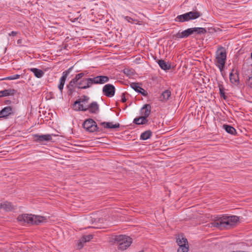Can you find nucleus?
<instances>
[{"label": "nucleus", "instance_id": "obj_1", "mask_svg": "<svg viewBox=\"0 0 252 252\" xmlns=\"http://www.w3.org/2000/svg\"><path fill=\"white\" fill-rule=\"evenodd\" d=\"M109 242L112 245H116L118 249L124 251L127 249L132 243V239L125 235H120L112 236Z\"/></svg>", "mask_w": 252, "mask_h": 252}, {"label": "nucleus", "instance_id": "obj_2", "mask_svg": "<svg viewBox=\"0 0 252 252\" xmlns=\"http://www.w3.org/2000/svg\"><path fill=\"white\" fill-rule=\"evenodd\" d=\"M17 220L23 225H25L26 223L39 225L41 223L45 222L46 219L45 217L40 216H36L32 214H22L18 217Z\"/></svg>", "mask_w": 252, "mask_h": 252}, {"label": "nucleus", "instance_id": "obj_3", "mask_svg": "<svg viewBox=\"0 0 252 252\" xmlns=\"http://www.w3.org/2000/svg\"><path fill=\"white\" fill-rule=\"evenodd\" d=\"M226 61V52L225 49L222 47H219L216 52V58L214 61L215 65L222 72L224 68Z\"/></svg>", "mask_w": 252, "mask_h": 252}, {"label": "nucleus", "instance_id": "obj_4", "mask_svg": "<svg viewBox=\"0 0 252 252\" xmlns=\"http://www.w3.org/2000/svg\"><path fill=\"white\" fill-rule=\"evenodd\" d=\"M206 32L207 31L204 28L194 27L189 28L181 32H179L175 35V36L178 38H187L194 33L201 34Z\"/></svg>", "mask_w": 252, "mask_h": 252}, {"label": "nucleus", "instance_id": "obj_5", "mask_svg": "<svg viewBox=\"0 0 252 252\" xmlns=\"http://www.w3.org/2000/svg\"><path fill=\"white\" fill-rule=\"evenodd\" d=\"M220 219L222 230L229 229L235 226L239 220V218L236 216H223Z\"/></svg>", "mask_w": 252, "mask_h": 252}, {"label": "nucleus", "instance_id": "obj_6", "mask_svg": "<svg viewBox=\"0 0 252 252\" xmlns=\"http://www.w3.org/2000/svg\"><path fill=\"white\" fill-rule=\"evenodd\" d=\"M83 127L86 131L89 132L98 131L99 128L96 122L92 119L89 118L86 120L83 124Z\"/></svg>", "mask_w": 252, "mask_h": 252}, {"label": "nucleus", "instance_id": "obj_7", "mask_svg": "<svg viewBox=\"0 0 252 252\" xmlns=\"http://www.w3.org/2000/svg\"><path fill=\"white\" fill-rule=\"evenodd\" d=\"M78 110L84 112L88 111L91 114H97L99 112V106L97 102L93 101L86 106H81L78 107Z\"/></svg>", "mask_w": 252, "mask_h": 252}, {"label": "nucleus", "instance_id": "obj_8", "mask_svg": "<svg viewBox=\"0 0 252 252\" xmlns=\"http://www.w3.org/2000/svg\"><path fill=\"white\" fill-rule=\"evenodd\" d=\"M90 87L93 85L103 84L109 81V78L107 76L99 75L88 79Z\"/></svg>", "mask_w": 252, "mask_h": 252}, {"label": "nucleus", "instance_id": "obj_9", "mask_svg": "<svg viewBox=\"0 0 252 252\" xmlns=\"http://www.w3.org/2000/svg\"><path fill=\"white\" fill-rule=\"evenodd\" d=\"M87 73L88 72L87 71L85 72L78 73L75 75L73 79H71L67 85V88L68 89V91L70 93H72L74 91L75 88H78V83L79 80H80L84 76L85 74Z\"/></svg>", "mask_w": 252, "mask_h": 252}, {"label": "nucleus", "instance_id": "obj_10", "mask_svg": "<svg viewBox=\"0 0 252 252\" xmlns=\"http://www.w3.org/2000/svg\"><path fill=\"white\" fill-rule=\"evenodd\" d=\"M52 134H34L32 135L33 141L37 143H43L44 142H49L52 140Z\"/></svg>", "mask_w": 252, "mask_h": 252}, {"label": "nucleus", "instance_id": "obj_11", "mask_svg": "<svg viewBox=\"0 0 252 252\" xmlns=\"http://www.w3.org/2000/svg\"><path fill=\"white\" fill-rule=\"evenodd\" d=\"M90 98L87 95H83L81 97L77 99L73 103L72 108L74 110L76 111H81V110H78V107L85 106L84 104L87 103L89 100Z\"/></svg>", "mask_w": 252, "mask_h": 252}, {"label": "nucleus", "instance_id": "obj_12", "mask_svg": "<svg viewBox=\"0 0 252 252\" xmlns=\"http://www.w3.org/2000/svg\"><path fill=\"white\" fill-rule=\"evenodd\" d=\"M102 92L105 95L108 97H113L115 93V88L113 85L107 84L103 86Z\"/></svg>", "mask_w": 252, "mask_h": 252}, {"label": "nucleus", "instance_id": "obj_13", "mask_svg": "<svg viewBox=\"0 0 252 252\" xmlns=\"http://www.w3.org/2000/svg\"><path fill=\"white\" fill-rule=\"evenodd\" d=\"M72 69H73V66H71V67H69L68 69H67L66 70H65L63 72V75L60 79V82H59V84L58 85V88L61 93H62L66 78H67L68 75L71 71Z\"/></svg>", "mask_w": 252, "mask_h": 252}, {"label": "nucleus", "instance_id": "obj_14", "mask_svg": "<svg viewBox=\"0 0 252 252\" xmlns=\"http://www.w3.org/2000/svg\"><path fill=\"white\" fill-rule=\"evenodd\" d=\"M229 79L230 82L234 85H237L239 83V73L237 70L233 68L229 74Z\"/></svg>", "mask_w": 252, "mask_h": 252}, {"label": "nucleus", "instance_id": "obj_15", "mask_svg": "<svg viewBox=\"0 0 252 252\" xmlns=\"http://www.w3.org/2000/svg\"><path fill=\"white\" fill-rule=\"evenodd\" d=\"M13 113V108L11 106H6L0 111V118H7Z\"/></svg>", "mask_w": 252, "mask_h": 252}, {"label": "nucleus", "instance_id": "obj_16", "mask_svg": "<svg viewBox=\"0 0 252 252\" xmlns=\"http://www.w3.org/2000/svg\"><path fill=\"white\" fill-rule=\"evenodd\" d=\"M151 112V106L149 104H145L140 110L141 116L147 119Z\"/></svg>", "mask_w": 252, "mask_h": 252}, {"label": "nucleus", "instance_id": "obj_17", "mask_svg": "<svg viewBox=\"0 0 252 252\" xmlns=\"http://www.w3.org/2000/svg\"><path fill=\"white\" fill-rule=\"evenodd\" d=\"M131 87L136 92L141 94L144 96L148 95V93L144 89L141 88L138 83H132L130 84Z\"/></svg>", "mask_w": 252, "mask_h": 252}, {"label": "nucleus", "instance_id": "obj_18", "mask_svg": "<svg viewBox=\"0 0 252 252\" xmlns=\"http://www.w3.org/2000/svg\"><path fill=\"white\" fill-rule=\"evenodd\" d=\"M88 79V78H83V77L80 80H79L78 88L80 89H86L90 88Z\"/></svg>", "mask_w": 252, "mask_h": 252}, {"label": "nucleus", "instance_id": "obj_19", "mask_svg": "<svg viewBox=\"0 0 252 252\" xmlns=\"http://www.w3.org/2000/svg\"><path fill=\"white\" fill-rule=\"evenodd\" d=\"M16 93V91L14 89H5L0 91V98L2 97L12 96Z\"/></svg>", "mask_w": 252, "mask_h": 252}, {"label": "nucleus", "instance_id": "obj_20", "mask_svg": "<svg viewBox=\"0 0 252 252\" xmlns=\"http://www.w3.org/2000/svg\"><path fill=\"white\" fill-rule=\"evenodd\" d=\"M100 125L102 126L104 128L108 129H113L120 127V124L119 123L113 124L112 122H102L100 123Z\"/></svg>", "mask_w": 252, "mask_h": 252}, {"label": "nucleus", "instance_id": "obj_21", "mask_svg": "<svg viewBox=\"0 0 252 252\" xmlns=\"http://www.w3.org/2000/svg\"><path fill=\"white\" fill-rule=\"evenodd\" d=\"M157 62L160 67L164 70H169L171 68V65L163 60H158Z\"/></svg>", "mask_w": 252, "mask_h": 252}, {"label": "nucleus", "instance_id": "obj_22", "mask_svg": "<svg viewBox=\"0 0 252 252\" xmlns=\"http://www.w3.org/2000/svg\"><path fill=\"white\" fill-rule=\"evenodd\" d=\"M28 69L32 72L34 76L38 78H41L44 74V72L43 70L36 68H31Z\"/></svg>", "mask_w": 252, "mask_h": 252}, {"label": "nucleus", "instance_id": "obj_23", "mask_svg": "<svg viewBox=\"0 0 252 252\" xmlns=\"http://www.w3.org/2000/svg\"><path fill=\"white\" fill-rule=\"evenodd\" d=\"M148 120L143 117L142 116H140L139 117L135 118L133 121V123L137 125H146L148 124Z\"/></svg>", "mask_w": 252, "mask_h": 252}, {"label": "nucleus", "instance_id": "obj_24", "mask_svg": "<svg viewBox=\"0 0 252 252\" xmlns=\"http://www.w3.org/2000/svg\"><path fill=\"white\" fill-rule=\"evenodd\" d=\"M189 16L188 13L187 12L184 14L177 16L176 18V21H179L180 22H184L185 21H188L189 20Z\"/></svg>", "mask_w": 252, "mask_h": 252}, {"label": "nucleus", "instance_id": "obj_25", "mask_svg": "<svg viewBox=\"0 0 252 252\" xmlns=\"http://www.w3.org/2000/svg\"><path fill=\"white\" fill-rule=\"evenodd\" d=\"M223 128L225 130V131L232 135H235L236 134V130L233 126L228 125H223Z\"/></svg>", "mask_w": 252, "mask_h": 252}, {"label": "nucleus", "instance_id": "obj_26", "mask_svg": "<svg viewBox=\"0 0 252 252\" xmlns=\"http://www.w3.org/2000/svg\"><path fill=\"white\" fill-rule=\"evenodd\" d=\"M152 135V132L150 130H146L141 133L140 135V139L143 140H147L150 138Z\"/></svg>", "mask_w": 252, "mask_h": 252}, {"label": "nucleus", "instance_id": "obj_27", "mask_svg": "<svg viewBox=\"0 0 252 252\" xmlns=\"http://www.w3.org/2000/svg\"><path fill=\"white\" fill-rule=\"evenodd\" d=\"M188 13L189 16V20L195 19L201 15L200 12L198 11H190L188 12Z\"/></svg>", "mask_w": 252, "mask_h": 252}, {"label": "nucleus", "instance_id": "obj_28", "mask_svg": "<svg viewBox=\"0 0 252 252\" xmlns=\"http://www.w3.org/2000/svg\"><path fill=\"white\" fill-rule=\"evenodd\" d=\"M220 223H221V219L220 218L219 219H218L217 220H216L211 223V227H217L220 230H222L221 226L222 225Z\"/></svg>", "mask_w": 252, "mask_h": 252}, {"label": "nucleus", "instance_id": "obj_29", "mask_svg": "<svg viewBox=\"0 0 252 252\" xmlns=\"http://www.w3.org/2000/svg\"><path fill=\"white\" fill-rule=\"evenodd\" d=\"M161 95L162 96L163 100L166 101L171 96V92L169 90H166L162 92Z\"/></svg>", "mask_w": 252, "mask_h": 252}, {"label": "nucleus", "instance_id": "obj_30", "mask_svg": "<svg viewBox=\"0 0 252 252\" xmlns=\"http://www.w3.org/2000/svg\"><path fill=\"white\" fill-rule=\"evenodd\" d=\"M218 87L219 88L220 94V97H223V98L224 99H226L227 98V96L225 94L224 88L223 87V85L220 83H219Z\"/></svg>", "mask_w": 252, "mask_h": 252}, {"label": "nucleus", "instance_id": "obj_31", "mask_svg": "<svg viewBox=\"0 0 252 252\" xmlns=\"http://www.w3.org/2000/svg\"><path fill=\"white\" fill-rule=\"evenodd\" d=\"M177 243L179 246L180 245L184 246V245H188V242L187 238L182 237V238H178L177 239Z\"/></svg>", "mask_w": 252, "mask_h": 252}, {"label": "nucleus", "instance_id": "obj_32", "mask_svg": "<svg viewBox=\"0 0 252 252\" xmlns=\"http://www.w3.org/2000/svg\"><path fill=\"white\" fill-rule=\"evenodd\" d=\"M1 206L2 207V209H3L4 210L6 211H8L10 210L11 207V203L8 202H4L3 203H1Z\"/></svg>", "mask_w": 252, "mask_h": 252}, {"label": "nucleus", "instance_id": "obj_33", "mask_svg": "<svg viewBox=\"0 0 252 252\" xmlns=\"http://www.w3.org/2000/svg\"><path fill=\"white\" fill-rule=\"evenodd\" d=\"M189 251V246L188 245H180L179 248L177 250V252H188Z\"/></svg>", "mask_w": 252, "mask_h": 252}, {"label": "nucleus", "instance_id": "obj_34", "mask_svg": "<svg viewBox=\"0 0 252 252\" xmlns=\"http://www.w3.org/2000/svg\"><path fill=\"white\" fill-rule=\"evenodd\" d=\"M124 18L128 22L131 23H135L136 24H138L139 22V21L137 19H133L132 18H131L130 17L127 16H124Z\"/></svg>", "mask_w": 252, "mask_h": 252}, {"label": "nucleus", "instance_id": "obj_35", "mask_svg": "<svg viewBox=\"0 0 252 252\" xmlns=\"http://www.w3.org/2000/svg\"><path fill=\"white\" fill-rule=\"evenodd\" d=\"M93 238V236L92 235H84L81 238V240L83 243H86L90 241Z\"/></svg>", "mask_w": 252, "mask_h": 252}, {"label": "nucleus", "instance_id": "obj_36", "mask_svg": "<svg viewBox=\"0 0 252 252\" xmlns=\"http://www.w3.org/2000/svg\"><path fill=\"white\" fill-rule=\"evenodd\" d=\"M20 77V75L14 74L10 76H8L5 78L6 80H12L19 79Z\"/></svg>", "mask_w": 252, "mask_h": 252}, {"label": "nucleus", "instance_id": "obj_37", "mask_svg": "<svg viewBox=\"0 0 252 252\" xmlns=\"http://www.w3.org/2000/svg\"><path fill=\"white\" fill-rule=\"evenodd\" d=\"M247 84L250 87H252V76L250 77L247 80Z\"/></svg>", "mask_w": 252, "mask_h": 252}, {"label": "nucleus", "instance_id": "obj_38", "mask_svg": "<svg viewBox=\"0 0 252 252\" xmlns=\"http://www.w3.org/2000/svg\"><path fill=\"white\" fill-rule=\"evenodd\" d=\"M85 243H83V241L81 240V238L78 241V247L79 248V249H81L82 248L83 246H84V244Z\"/></svg>", "mask_w": 252, "mask_h": 252}, {"label": "nucleus", "instance_id": "obj_39", "mask_svg": "<svg viewBox=\"0 0 252 252\" xmlns=\"http://www.w3.org/2000/svg\"><path fill=\"white\" fill-rule=\"evenodd\" d=\"M121 101L123 103H125L126 101V98L125 94L124 93L122 94L121 95Z\"/></svg>", "mask_w": 252, "mask_h": 252}, {"label": "nucleus", "instance_id": "obj_40", "mask_svg": "<svg viewBox=\"0 0 252 252\" xmlns=\"http://www.w3.org/2000/svg\"><path fill=\"white\" fill-rule=\"evenodd\" d=\"M17 32L12 31L10 33H9V36H15L17 34Z\"/></svg>", "mask_w": 252, "mask_h": 252}, {"label": "nucleus", "instance_id": "obj_41", "mask_svg": "<svg viewBox=\"0 0 252 252\" xmlns=\"http://www.w3.org/2000/svg\"><path fill=\"white\" fill-rule=\"evenodd\" d=\"M130 72V70H129V69H124V72L126 74H127V75H129V72Z\"/></svg>", "mask_w": 252, "mask_h": 252}, {"label": "nucleus", "instance_id": "obj_42", "mask_svg": "<svg viewBox=\"0 0 252 252\" xmlns=\"http://www.w3.org/2000/svg\"><path fill=\"white\" fill-rule=\"evenodd\" d=\"M21 40L20 39H19V40H18L17 42H18V43H20V42H21Z\"/></svg>", "mask_w": 252, "mask_h": 252}, {"label": "nucleus", "instance_id": "obj_43", "mask_svg": "<svg viewBox=\"0 0 252 252\" xmlns=\"http://www.w3.org/2000/svg\"><path fill=\"white\" fill-rule=\"evenodd\" d=\"M251 58H252V52L251 53Z\"/></svg>", "mask_w": 252, "mask_h": 252}]
</instances>
